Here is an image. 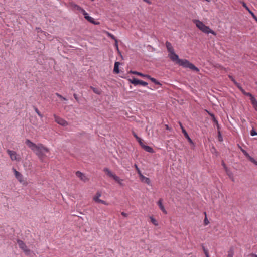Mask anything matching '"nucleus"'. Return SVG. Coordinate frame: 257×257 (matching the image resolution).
Wrapping results in <instances>:
<instances>
[{"label":"nucleus","instance_id":"f257e3e1","mask_svg":"<svg viewBox=\"0 0 257 257\" xmlns=\"http://www.w3.org/2000/svg\"><path fill=\"white\" fill-rule=\"evenodd\" d=\"M25 143L38 156L42 161L45 157V153L49 152V149L41 143L36 144L29 139H26Z\"/></svg>","mask_w":257,"mask_h":257},{"label":"nucleus","instance_id":"f03ea898","mask_svg":"<svg viewBox=\"0 0 257 257\" xmlns=\"http://www.w3.org/2000/svg\"><path fill=\"white\" fill-rule=\"evenodd\" d=\"M168 56L171 60L175 62L176 64L184 68H188L196 72H199V69L188 60L179 59L178 55L175 53V51L169 54Z\"/></svg>","mask_w":257,"mask_h":257},{"label":"nucleus","instance_id":"7ed1b4c3","mask_svg":"<svg viewBox=\"0 0 257 257\" xmlns=\"http://www.w3.org/2000/svg\"><path fill=\"white\" fill-rule=\"evenodd\" d=\"M193 22L195 23L196 26L203 32L206 34L211 33L214 35H216V33L208 26L205 25L203 22L198 20H193Z\"/></svg>","mask_w":257,"mask_h":257},{"label":"nucleus","instance_id":"20e7f679","mask_svg":"<svg viewBox=\"0 0 257 257\" xmlns=\"http://www.w3.org/2000/svg\"><path fill=\"white\" fill-rule=\"evenodd\" d=\"M17 242L20 248H21L25 253L26 255H28L30 253V250L27 248L26 244L21 239H17Z\"/></svg>","mask_w":257,"mask_h":257},{"label":"nucleus","instance_id":"39448f33","mask_svg":"<svg viewBox=\"0 0 257 257\" xmlns=\"http://www.w3.org/2000/svg\"><path fill=\"white\" fill-rule=\"evenodd\" d=\"M129 81L134 85H141L144 86H146L148 85V83L145 82L142 80L138 79L135 77H133L132 79H129Z\"/></svg>","mask_w":257,"mask_h":257},{"label":"nucleus","instance_id":"423d86ee","mask_svg":"<svg viewBox=\"0 0 257 257\" xmlns=\"http://www.w3.org/2000/svg\"><path fill=\"white\" fill-rule=\"evenodd\" d=\"M53 116L54 117L55 121L57 122L58 124L63 126H66L68 125V123L63 118L56 115V114H54Z\"/></svg>","mask_w":257,"mask_h":257},{"label":"nucleus","instance_id":"0eeeda50","mask_svg":"<svg viewBox=\"0 0 257 257\" xmlns=\"http://www.w3.org/2000/svg\"><path fill=\"white\" fill-rule=\"evenodd\" d=\"M7 152L12 161H19L20 160V158L18 157L17 153L15 151L7 150Z\"/></svg>","mask_w":257,"mask_h":257},{"label":"nucleus","instance_id":"6e6552de","mask_svg":"<svg viewBox=\"0 0 257 257\" xmlns=\"http://www.w3.org/2000/svg\"><path fill=\"white\" fill-rule=\"evenodd\" d=\"M81 13L84 16V18L89 22L93 24H97V23H96L94 19L89 16L88 14L85 11V10L83 9V10L81 12Z\"/></svg>","mask_w":257,"mask_h":257},{"label":"nucleus","instance_id":"1a4fd4ad","mask_svg":"<svg viewBox=\"0 0 257 257\" xmlns=\"http://www.w3.org/2000/svg\"><path fill=\"white\" fill-rule=\"evenodd\" d=\"M179 125H180V127H181V130H182V132L183 134L184 135V137L187 139L188 141L190 144H194L193 141L192 140V139L189 136L187 132H186V131L185 129V128L183 127V126L182 124L181 123V122H179Z\"/></svg>","mask_w":257,"mask_h":257},{"label":"nucleus","instance_id":"9d476101","mask_svg":"<svg viewBox=\"0 0 257 257\" xmlns=\"http://www.w3.org/2000/svg\"><path fill=\"white\" fill-rule=\"evenodd\" d=\"M101 194L100 192H97L96 193V195L93 198V199L96 202H97V203H102V204H103L104 205H108V203H107L105 201H104V200H101L99 198L101 196Z\"/></svg>","mask_w":257,"mask_h":257},{"label":"nucleus","instance_id":"9b49d317","mask_svg":"<svg viewBox=\"0 0 257 257\" xmlns=\"http://www.w3.org/2000/svg\"><path fill=\"white\" fill-rule=\"evenodd\" d=\"M12 169L14 172L15 177L18 179V180L20 182H21V183L23 182L24 181L23 176L21 174V173H20L19 172L17 171L16 170V169H15L14 168H13Z\"/></svg>","mask_w":257,"mask_h":257},{"label":"nucleus","instance_id":"f8f14e48","mask_svg":"<svg viewBox=\"0 0 257 257\" xmlns=\"http://www.w3.org/2000/svg\"><path fill=\"white\" fill-rule=\"evenodd\" d=\"M205 111L208 113V114L212 118V121L215 123V124L216 125V126H217V130H219L220 129V126H219V124L218 123V122L217 120V119L216 118L215 116V115L214 114H213L212 113L209 112V111H208L207 110H205Z\"/></svg>","mask_w":257,"mask_h":257},{"label":"nucleus","instance_id":"ddd939ff","mask_svg":"<svg viewBox=\"0 0 257 257\" xmlns=\"http://www.w3.org/2000/svg\"><path fill=\"white\" fill-rule=\"evenodd\" d=\"M75 174L77 177L84 182H86L88 180V178L85 176V175L79 171H77Z\"/></svg>","mask_w":257,"mask_h":257},{"label":"nucleus","instance_id":"4468645a","mask_svg":"<svg viewBox=\"0 0 257 257\" xmlns=\"http://www.w3.org/2000/svg\"><path fill=\"white\" fill-rule=\"evenodd\" d=\"M139 177L141 181L142 182L146 183L148 185H151V180L149 178L144 176L142 174H141V175H139Z\"/></svg>","mask_w":257,"mask_h":257},{"label":"nucleus","instance_id":"2eb2a0df","mask_svg":"<svg viewBox=\"0 0 257 257\" xmlns=\"http://www.w3.org/2000/svg\"><path fill=\"white\" fill-rule=\"evenodd\" d=\"M165 45H166L167 50L168 52H169V54L174 52V49L170 42H169V41H166V43H165Z\"/></svg>","mask_w":257,"mask_h":257},{"label":"nucleus","instance_id":"dca6fc26","mask_svg":"<svg viewBox=\"0 0 257 257\" xmlns=\"http://www.w3.org/2000/svg\"><path fill=\"white\" fill-rule=\"evenodd\" d=\"M141 147L144 149L146 152L149 153H153L154 150L153 148L149 146L144 145L143 143L141 145Z\"/></svg>","mask_w":257,"mask_h":257},{"label":"nucleus","instance_id":"f3484780","mask_svg":"<svg viewBox=\"0 0 257 257\" xmlns=\"http://www.w3.org/2000/svg\"><path fill=\"white\" fill-rule=\"evenodd\" d=\"M157 204L159 206L160 209H161V210L165 214H167V211L166 210H165L163 205V203H162V199H160L159 200V201H158L157 202Z\"/></svg>","mask_w":257,"mask_h":257},{"label":"nucleus","instance_id":"a211bd4d","mask_svg":"<svg viewBox=\"0 0 257 257\" xmlns=\"http://www.w3.org/2000/svg\"><path fill=\"white\" fill-rule=\"evenodd\" d=\"M120 64V63L119 62H115L114 63L113 72L116 74H118L119 73V66Z\"/></svg>","mask_w":257,"mask_h":257},{"label":"nucleus","instance_id":"6ab92c4d","mask_svg":"<svg viewBox=\"0 0 257 257\" xmlns=\"http://www.w3.org/2000/svg\"><path fill=\"white\" fill-rule=\"evenodd\" d=\"M130 73H131V74H136V75H137L138 76H141V77H146V78H147V76H149V75L144 74H143V73H142L141 72H139L135 71H133V70H131L130 71Z\"/></svg>","mask_w":257,"mask_h":257},{"label":"nucleus","instance_id":"aec40b11","mask_svg":"<svg viewBox=\"0 0 257 257\" xmlns=\"http://www.w3.org/2000/svg\"><path fill=\"white\" fill-rule=\"evenodd\" d=\"M250 101L251 104L252 105L254 109L257 111V100L254 97L252 98H250Z\"/></svg>","mask_w":257,"mask_h":257},{"label":"nucleus","instance_id":"412c9836","mask_svg":"<svg viewBox=\"0 0 257 257\" xmlns=\"http://www.w3.org/2000/svg\"><path fill=\"white\" fill-rule=\"evenodd\" d=\"M104 172L110 177H112L114 176V174L107 168H105L103 169Z\"/></svg>","mask_w":257,"mask_h":257},{"label":"nucleus","instance_id":"4be33fe9","mask_svg":"<svg viewBox=\"0 0 257 257\" xmlns=\"http://www.w3.org/2000/svg\"><path fill=\"white\" fill-rule=\"evenodd\" d=\"M147 78L150 79L152 82L154 83L156 85H161L160 82L157 80L155 78L151 77V76L149 75L147 76Z\"/></svg>","mask_w":257,"mask_h":257},{"label":"nucleus","instance_id":"5701e85b","mask_svg":"<svg viewBox=\"0 0 257 257\" xmlns=\"http://www.w3.org/2000/svg\"><path fill=\"white\" fill-rule=\"evenodd\" d=\"M133 135L135 137V138L136 139L137 141L139 143L140 145H142V144L143 143L142 140L137 136V135L134 132H133Z\"/></svg>","mask_w":257,"mask_h":257},{"label":"nucleus","instance_id":"b1692460","mask_svg":"<svg viewBox=\"0 0 257 257\" xmlns=\"http://www.w3.org/2000/svg\"><path fill=\"white\" fill-rule=\"evenodd\" d=\"M90 88L93 90V92L95 94L100 95L101 94L102 91L99 89L96 88L93 86H90Z\"/></svg>","mask_w":257,"mask_h":257},{"label":"nucleus","instance_id":"393cba45","mask_svg":"<svg viewBox=\"0 0 257 257\" xmlns=\"http://www.w3.org/2000/svg\"><path fill=\"white\" fill-rule=\"evenodd\" d=\"M115 181L117 182L119 184H121L122 180L120 178L116 176L115 174L112 177Z\"/></svg>","mask_w":257,"mask_h":257},{"label":"nucleus","instance_id":"a878e982","mask_svg":"<svg viewBox=\"0 0 257 257\" xmlns=\"http://www.w3.org/2000/svg\"><path fill=\"white\" fill-rule=\"evenodd\" d=\"M34 108L35 111L37 113V114L39 115V116L40 118H42L43 117V115L41 113V112L38 110V109L35 106H34Z\"/></svg>","mask_w":257,"mask_h":257},{"label":"nucleus","instance_id":"bb28decb","mask_svg":"<svg viewBox=\"0 0 257 257\" xmlns=\"http://www.w3.org/2000/svg\"><path fill=\"white\" fill-rule=\"evenodd\" d=\"M241 151H242V152L243 153V154L244 155V156L248 159H249V158L251 157V156H250L249 154L245 151L244 150V149H243L242 148H241Z\"/></svg>","mask_w":257,"mask_h":257},{"label":"nucleus","instance_id":"cd10ccee","mask_svg":"<svg viewBox=\"0 0 257 257\" xmlns=\"http://www.w3.org/2000/svg\"><path fill=\"white\" fill-rule=\"evenodd\" d=\"M240 3L242 4V6L247 11H249L250 9L247 6L246 4L244 1H240Z\"/></svg>","mask_w":257,"mask_h":257},{"label":"nucleus","instance_id":"c85d7f7f","mask_svg":"<svg viewBox=\"0 0 257 257\" xmlns=\"http://www.w3.org/2000/svg\"><path fill=\"white\" fill-rule=\"evenodd\" d=\"M73 7L74 9H75L76 10L79 11L80 12H81L82 11V10H83V8H82L81 7H80L79 6L76 5V4H74L73 5Z\"/></svg>","mask_w":257,"mask_h":257},{"label":"nucleus","instance_id":"c756f323","mask_svg":"<svg viewBox=\"0 0 257 257\" xmlns=\"http://www.w3.org/2000/svg\"><path fill=\"white\" fill-rule=\"evenodd\" d=\"M218 131V139L219 141L222 142L223 141V138L221 134V132L220 131V129L217 130Z\"/></svg>","mask_w":257,"mask_h":257},{"label":"nucleus","instance_id":"7c9ffc66","mask_svg":"<svg viewBox=\"0 0 257 257\" xmlns=\"http://www.w3.org/2000/svg\"><path fill=\"white\" fill-rule=\"evenodd\" d=\"M235 85L240 90L242 93L244 92V90L242 88L239 83L238 82H235Z\"/></svg>","mask_w":257,"mask_h":257},{"label":"nucleus","instance_id":"2f4dec72","mask_svg":"<svg viewBox=\"0 0 257 257\" xmlns=\"http://www.w3.org/2000/svg\"><path fill=\"white\" fill-rule=\"evenodd\" d=\"M242 94H243L244 95H245L246 96H249L250 97V99L254 97V96L252 95V94H251L249 92H246L245 90L242 93Z\"/></svg>","mask_w":257,"mask_h":257},{"label":"nucleus","instance_id":"473e14b6","mask_svg":"<svg viewBox=\"0 0 257 257\" xmlns=\"http://www.w3.org/2000/svg\"><path fill=\"white\" fill-rule=\"evenodd\" d=\"M107 33V36H108L109 38H110L112 39H113V40H114V41H115V40H117V39L116 38V37H115L113 34H112L111 33H109V32H107V33Z\"/></svg>","mask_w":257,"mask_h":257},{"label":"nucleus","instance_id":"72a5a7b5","mask_svg":"<svg viewBox=\"0 0 257 257\" xmlns=\"http://www.w3.org/2000/svg\"><path fill=\"white\" fill-rule=\"evenodd\" d=\"M204 214L205 215V218L204 220V225H207L209 223V221L207 219V217L206 216V213L205 212H204Z\"/></svg>","mask_w":257,"mask_h":257},{"label":"nucleus","instance_id":"f704fd0d","mask_svg":"<svg viewBox=\"0 0 257 257\" xmlns=\"http://www.w3.org/2000/svg\"><path fill=\"white\" fill-rule=\"evenodd\" d=\"M114 46L116 48L117 52L119 53H120V52L119 50V48H118V41L117 40H115V44H114Z\"/></svg>","mask_w":257,"mask_h":257},{"label":"nucleus","instance_id":"c9c22d12","mask_svg":"<svg viewBox=\"0 0 257 257\" xmlns=\"http://www.w3.org/2000/svg\"><path fill=\"white\" fill-rule=\"evenodd\" d=\"M250 162H251L257 166V161H256L253 157H251L249 158L248 159Z\"/></svg>","mask_w":257,"mask_h":257},{"label":"nucleus","instance_id":"e433bc0d","mask_svg":"<svg viewBox=\"0 0 257 257\" xmlns=\"http://www.w3.org/2000/svg\"><path fill=\"white\" fill-rule=\"evenodd\" d=\"M150 218L151 222L153 224H154L155 225H158L157 221L154 218L151 217Z\"/></svg>","mask_w":257,"mask_h":257},{"label":"nucleus","instance_id":"4c0bfd02","mask_svg":"<svg viewBox=\"0 0 257 257\" xmlns=\"http://www.w3.org/2000/svg\"><path fill=\"white\" fill-rule=\"evenodd\" d=\"M56 95L59 98H61L62 100H67V99L65 97H63L61 95H60L58 93H56Z\"/></svg>","mask_w":257,"mask_h":257},{"label":"nucleus","instance_id":"58836bf2","mask_svg":"<svg viewBox=\"0 0 257 257\" xmlns=\"http://www.w3.org/2000/svg\"><path fill=\"white\" fill-rule=\"evenodd\" d=\"M250 135L252 136H256L257 135V132L254 129H252L250 131Z\"/></svg>","mask_w":257,"mask_h":257},{"label":"nucleus","instance_id":"ea45409f","mask_svg":"<svg viewBox=\"0 0 257 257\" xmlns=\"http://www.w3.org/2000/svg\"><path fill=\"white\" fill-rule=\"evenodd\" d=\"M135 167L136 170L137 171V173L139 174V175H141V171H140V169L138 168V166L136 164H135Z\"/></svg>","mask_w":257,"mask_h":257},{"label":"nucleus","instance_id":"a19ab883","mask_svg":"<svg viewBox=\"0 0 257 257\" xmlns=\"http://www.w3.org/2000/svg\"><path fill=\"white\" fill-rule=\"evenodd\" d=\"M73 96L75 98V99L76 100V101L78 102V103H79V97H78V95L76 93H74L73 94Z\"/></svg>","mask_w":257,"mask_h":257},{"label":"nucleus","instance_id":"79ce46f5","mask_svg":"<svg viewBox=\"0 0 257 257\" xmlns=\"http://www.w3.org/2000/svg\"><path fill=\"white\" fill-rule=\"evenodd\" d=\"M248 13L252 16V18L255 19L257 18V17L254 15V14L250 10L248 11Z\"/></svg>","mask_w":257,"mask_h":257},{"label":"nucleus","instance_id":"37998d69","mask_svg":"<svg viewBox=\"0 0 257 257\" xmlns=\"http://www.w3.org/2000/svg\"><path fill=\"white\" fill-rule=\"evenodd\" d=\"M202 249L203 250L205 255L208 254L209 253H208V250L205 248V247L203 246V245H202Z\"/></svg>","mask_w":257,"mask_h":257},{"label":"nucleus","instance_id":"c03bdc74","mask_svg":"<svg viewBox=\"0 0 257 257\" xmlns=\"http://www.w3.org/2000/svg\"><path fill=\"white\" fill-rule=\"evenodd\" d=\"M228 77H229V79L233 82V83L234 84H235V82H237L235 81V80L234 79L233 77L231 75H229Z\"/></svg>","mask_w":257,"mask_h":257},{"label":"nucleus","instance_id":"a18cd8bd","mask_svg":"<svg viewBox=\"0 0 257 257\" xmlns=\"http://www.w3.org/2000/svg\"><path fill=\"white\" fill-rule=\"evenodd\" d=\"M233 252L230 251L229 252H228V254L227 255V257H233Z\"/></svg>","mask_w":257,"mask_h":257},{"label":"nucleus","instance_id":"49530a36","mask_svg":"<svg viewBox=\"0 0 257 257\" xmlns=\"http://www.w3.org/2000/svg\"><path fill=\"white\" fill-rule=\"evenodd\" d=\"M144 2H146L148 4L150 5L152 4L150 0H143Z\"/></svg>","mask_w":257,"mask_h":257},{"label":"nucleus","instance_id":"de8ad7c7","mask_svg":"<svg viewBox=\"0 0 257 257\" xmlns=\"http://www.w3.org/2000/svg\"><path fill=\"white\" fill-rule=\"evenodd\" d=\"M121 215L124 217L127 216V214L124 212H121Z\"/></svg>","mask_w":257,"mask_h":257},{"label":"nucleus","instance_id":"09e8293b","mask_svg":"<svg viewBox=\"0 0 257 257\" xmlns=\"http://www.w3.org/2000/svg\"><path fill=\"white\" fill-rule=\"evenodd\" d=\"M165 128H166V130H170V129H171V128H170V127L169 126V125H167V124H166V125H165Z\"/></svg>","mask_w":257,"mask_h":257},{"label":"nucleus","instance_id":"8fccbe9b","mask_svg":"<svg viewBox=\"0 0 257 257\" xmlns=\"http://www.w3.org/2000/svg\"><path fill=\"white\" fill-rule=\"evenodd\" d=\"M250 256H251V257H257V255H256V254H254V253H251V254H250Z\"/></svg>","mask_w":257,"mask_h":257},{"label":"nucleus","instance_id":"3c124183","mask_svg":"<svg viewBox=\"0 0 257 257\" xmlns=\"http://www.w3.org/2000/svg\"><path fill=\"white\" fill-rule=\"evenodd\" d=\"M222 166L224 167V168L225 169H226V165H225V163H224V162H222Z\"/></svg>","mask_w":257,"mask_h":257},{"label":"nucleus","instance_id":"603ef678","mask_svg":"<svg viewBox=\"0 0 257 257\" xmlns=\"http://www.w3.org/2000/svg\"><path fill=\"white\" fill-rule=\"evenodd\" d=\"M205 256H206V257H210V256H209V253H208V254H206V255H205Z\"/></svg>","mask_w":257,"mask_h":257},{"label":"nucleus","instance_id":"864d4df0","mask_svg":"<svg viewBox=\"0 0 257 257\" xmlns=\"http://www.w3.org/2000/svg\"><path fill=\"white\" fill-rule=\"evenodd\" d=\"M254 20L257 22V18L256 19H255Z\"/></svg>","mask_w":257,"mask_h":257},{"label":"nucleus","instance_id":"5fc2aeb1","mask_svg":"<svg viewBox=\"0 0 257 257\" xmlns=\"http://www.w3.org/2000/svg\"><path fill=\"white\" fill-rule=\"evenodd\" d=\"M205 1H207V2H209L210 1V0H205Z\"/></svg>","mask_w":257,"mask_h":257},{"label":"nucleus","instance_id":"6e6d98bb","mask_svg":"<svg viewBox=\"0 0 257 257\" xmlns=\"http://www.w3.org/2000/svg\"><path fill=\"white\" fill-rule=\"evenodd\" d=\"M255 84L257 85V81L255 82Z\"/></svg>","mask_w":257,"mask_h":257}]
</instances>
